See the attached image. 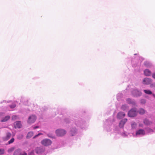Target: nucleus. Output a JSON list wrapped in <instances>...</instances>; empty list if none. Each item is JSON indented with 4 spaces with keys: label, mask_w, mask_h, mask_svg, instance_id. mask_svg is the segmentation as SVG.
<instances>
[{
    "label": "nucleus",
    "mask_w": 155,
    "mask_h": 155,
    "mask_svg": "<svg viewBox=\"0 0 155 155\" xmlns=\"http://www.w3.org/2000/svg\"><path fill=\"white\" fill-rule=\"evenodd\" d=\"M121 109L123 111H126L129 108V107L127 104H124L122 105L121 106Z\"/></svg>",
    "instance_id": "21"
},
{
    "label": "nucleus",
    "mask_w": 155,
    "mask_h": 155,
    "mask_svg": "<svg viewBox=\"0 0 155 155\" xmlns=\"http://www.w3.org/2000/svg\"><path fill=\"white\" fill-rule=\"evenodd\" d=\"M127 120V119L125 118L122 119L120 121L119 124V127H118L119 128L120 130H123V127Z\"/></svg>",
    "instance_id": "12"
},
{
    "label": "nucleus",
    "mask_w": 155,
    "mask_h": 155,
    "mask_svg": "<svg viewBox=\"0 0 155 155\" xmlns=\"http://www.w3.org/2000/svg\"><path fill=\"white\" fill-rule=\"evenodd\" d=\"M150 87L151 88H154L155 87V82L152 83L150 84Z\"/></svg>",
    "instance_id": "35"
},
{
    "label": "nucleus",
    "mask_w": 155,
    "mask_h": 155,
    "mask_svg": "<svg viewBox=\"0 0 155 155\" xmlns=\"http://www.w3.org/2000/svg\"><path fill=\"white\" fill-rule=\"evenodd\" d=\"M134 55H137V54H134Z\"/></svg>",
    "instance_id": "46"
},
{
    "label": "nucleus",
    "mask_w": 155,
    "mask_h": 155,
    "mask_svg": "<svg viewBox=\"0 0 155 155\" xmlns=\"http://www.w3.org/2000/svg\"><path fill=\"white\" fill-rule=\"evenodd\" d=\"M144 124L146 125H150L152 123V122L149 121L148 119H145L143 120V121Z\"/></svg>",
    "instance_id": "22"
},
{
    "label": "nucleus",
    "mask_w": 155,
    "mask_h": 155,
    "mask_svg": "<svg viewBox=\"0 0 155 155\" xmlns=\"http://www.w3.org/2000/svg\"><path fill=\"white\" fill-rule=\"evenodd\" d=\"M39 126H35L34 127H33V129H36L37 128H39Z\"/></svg>",
    "instance_id": "41"
},
{
    "label": "nucleus",
    "mask_w": 155,
    "mask_h": 155,
    "mask_svg": "<svg viewBox=\"0 0 155 155\" xmlns=\"http://www.w3.org/2000/svg\"><path fill=\"white\" fill-rule=\"evenodd\" d=\"M139 126L140 127H143V124H139Z\"/></svg>",
    "instance_id": "42"
},
{
    "label": "nucleus",
    "mask_w": 155,
    "mask_h": 155,
    "mask_svg": "<svg viewBox=\"0 0 155 155\" xmlns=\"http://www.w3.org/2000/svg\"><path fill=\"white\" fill-rule=\"evenodd\" d=\"M46 154L45 147L43 146H40L36 147L30 152L28 155H46Z\"/></svg>",
    "instance_id": "2"
},
{
    "label": "nucleus",
    "mask_w": 155,
    "mask_h": 155,
    "mask_svg": "<svg viewBox=\"0 0 155 155\" xmlns=\"http://www.w3.org/2000/svg\"><path fill=\"white\" fill-rule=\"evenodd\" d=\"M140 102L142 104H143L146 103V101L145 99H142L140 100Z\"/></svg>",
    "instance_id": "37"
},
{
    "label": "nucleus",
    "mask_w": 155,
    "mask_h": 155,
    "mask_svg": "<svg viewBox=\"0 0 155 155\" xmlns=\"http://www.w3.org/2000/svg\"><path fill=\"white\" fill-rule=\"evenodd\" d=\"M139 59H140V62L137 65H135L134 64H133V67H136V66L137 65H140V64H141V62H142V61L143 60V58L142 57H139Z\"/></svg>",
    "instance_id": "28"
},
{
    "label": "nucleus",
    "mask_w": 155,
    "mask_h": 155,
    "mask_svg": "<svg viewBox=\"0 0 155 155\" xmlns=\"http://www.w3.org/2000/svg\"><path fill=\"white\" fill-rule=\"evenodd\" d=\"M152 75V78L155 79V72L153 73Z\"/></svg>",
    "instance_id": "39"
},
{
    "label": "nucleus",
    "mask_w": 155,
    "mask_h": 155,
    "mask_svg": "<svg viewBox=\"0 0 155 155\" xmlns=\"http://www.w3.org/2000/svg\"><path fill=\"white\" fill-rule=\"evenodd\" d=\"M131 129L132 130L136 129L137 127V124L134 121H132L131 122Z\"/></svg>",
    "instance_id": "18"
},
{
    "label": "nucleus",
    "mask_w": 155,
    "mask_h": 155,
    "mask_svg": "<svg viewBox=\"0 0 155 155\" xmlns=\"http://www.w3.org/2000/svg\"><path fill=\"white\" fill-rule=\"evenodd\" d=\"M42 134H41V133H39L37 135H36L34 137V138H35V137H37L39 135H41Z\"/></svg>",
    "instance_id": "40"
},
{
    "label": "nucleus",
    "mask_w": 155,
    "mask_h": 155,
    "mask_svg": "<svg viewBox=\"0 0 155 155\" xmlns=\"http://www.w3.org/2000/svg\"><path fill=\"white\" fill-rule=\"evenodd\" d=\"M12 118V120H15L18 118V117L17 115H13Z\"/></svg>",
    "instance_id": "29"
},
{
    "label": "nucleus",
    "mask_w": 155,
    "mask_h": 155,
    "mask_svg": "<svg viewBox=\"0 0 155 155\" xmlns=\"http://www.w3.org/2000/svg\"><path fill=\"white\" fill-rule=\"evenodd\" d=\"M33 134V133L32 132H30L28 133L27 135V138H29L31 137Z\"/></svg>",
    "instance_id": "24"
},
{
    "label": "nucleus",
    "mask_w": 155,
    "mask_h": 155,
    "mask_svg": "<svg viewBox=\"0 0 155 155\" xmlns=\"http://www.w3.org/2000/svg\"><path fill=\"white\" fill-rule=\"evenodd\" d=\"M138 113L136 108H133L128 112V115L130 117H134L136 116Z\"/></svg>",
    "instance_id": "6"
},
{
    "label": "nucleus",
    "mask_w": 155,
    "mask_h": 155,
    "mask_svg": "<svg viewBox=\"0 0 155 155\" xmlns=\"http://www.w3.org/2000/svg\"><path fill=\"white\" fill-rule=\"evenodd\" d=\"M154 130H155V127H154Z\"/></svg>",
    "instance_id": "45"
},
{
    "label": "nucleus",
    "mask_w": 155,
    "mask_h": 155,
    "mask_svg": "<svg viewBox=\"0 0 155 155\" xmlns=\"http://www.w3.org/2000/svg\"><path fill=\"white\" fill-rule=\"evenodd\" d=\"M146 134V132L145 130L141 129H140L137 130L135 134L132 133L133 137H135L143 136L145 135Z\"/></svg>",
    "instance_id": "5"
},
{
    "label": "nucleus",
    "mask_w": 155,
    "mask_h": 155,
    "mask_svg": "<svg viewBox=\"0 0 155 155\" xmlns=\"http://www.w3.org/2000/svg\"><path fill=\"white\" fill-rule=\"evenodd\" d=\"M74 123L73 126L71 129L70 134L71 136L75 135L77 133L78 129V128L83 130H85L87 127V124L82 120L80 118H75L74 119Z\"/></svg>",
    "instance_id": "1"
},
{
    "label": "nucleus",
    "mask_w": 155,
    "mask_h": 155,
    "mask_svg": "<svg viewBox=\"0 0 155 155\" xmlns=\"http://www.w3.org/2000/svg\"><path fill=\"white\" fill-rule=\"evenodd\" d=\"M41 144L45 146H48L52 143L51 141L49 139H45L41 141Z\"/></svg>",
    "instance_id": "9"
},
{
    "label": "nucleus",
    "mask_w": 155,
    "mask_h": 155,
    "mask_svg": "<svg viewBox=\"0 0 155 155\" xmlns=\"http://www.w3.org/2000/svg\"><path fill=\"white\" fill-rule=\"evenodd\" d=\"M131 93L133 96L134 97L140 96H141L142 94V93L141 91L136 88L132 89Z\"/></svg>",
    "instance_id": "8"
},
{
    "label": "nucleus",
    "mask_w": 155,
    "mask_h": 155,
    "mask_svg": "<svg viewBox=\"0 0 155 155\" xmlns=\"http://www.w3.org/2000/svg\"><path fill=\"white\" fill-rule=\"evenodd\" d=\"M4 116L5 113L2 112H0V119H1V121L2 122L7 121L10 118V117L9 115L6 116L4 117Z\"/></svg>",
    "instance_id": "7"
},
{
    "label": "nucleus",
    "mask_w": 155,
    "mask_h": 155,
    "mask_svg": "<svg viewBox=\"0 0 155 155\" xmlns=\"http://www.w3.org/2000/svg\"><path fill=\"white\" fill-rule=\"evenodd\" d=\"M14 155H27V153L20 149H18L15 151Z\"/></svg>",
    "instance_id": "11"
},
{
    "label": "nucleus",
    "mask_w": 155,
    "mask_h": 155,
    "mask_svg": "<svg viewBox=\"0 0 155 155\" xmlns=\"http://www.w3.org/2000/svg\"><path fill=\"white\" fill-rule=\"evenodd\" d=\"M143 74L144 75L147 76H150L152 74L151 71L148 69H145L144 70Z\"/></svg>",
    "instance_id": "15"
},
{
    "label": "nucleus",
    "mask_w": 155,
    "mask_h": 155,
    "mask_svg": "<svg viewBox=\"0 0 155 155\" xmlns=\"http://www.w3.org/2000/svg\"><path fill=\"white\" fill-rule=\"evenodd\" d=\"M145 130L147 131V132L148 133L152 134L154 132V131L153 129L149 127L146 128Z\"/></svg>",
    "instance_id": "23"
},
{
    "label": "nucleus",
    "mask_w": 155,
    "mask_h": 155,
    "mask_svg": "<svg viewBox=\"0 0 155 155\" xmlns=\"http://www.w3.org/2000/svg\"><path fill=\"white\" fill-rule=\"evenodd\" d=\"M5 150L4 149H0V155H2L5 153Z\"/></svg>",
    "instance_id": "30"
},
{
    "label": "nucleus",
    "mask_w": 155,
    "mask_h": 155,
    "mask_svg": "<svg viewBox=\"0 0 155 155\" xmlns=\"http://www.w3.org/2000/svg\"><path fill=\"white\" fill-rule=\"evenodd\" d=\"M48 136L49 137H51V138H53V137L52 136H49V135H48Z\"/></svg>",
    "instance_id": "43"
},
{
    "label": "nucleus",
    "mask_w": 155,
    "mask_h": 155,
    "mask_svg": "<svg viewBox=\"0 0 155 155\" xmlns=\"http://www.w3.org/2000/svg\"><path fill=\"white\" fill-rule=\"evenodd\" d=\"M125 116V114L123 112H120L118 113L117 118L118 119H120L124 117Z\"/></svg>",
    "instance_id": "16"
},
{
    "label": "nucleus",
    "mask_w": 155,
    "mask_h": 155,
    "mask_svg": "<svg viewBox=\"0 0 155 155\" xmlns=\"http://www.w3.org/2000/svg\"><path fill=\"white\" fill-rule=\"evenodd\" d=\"M137 112L141 114H144L145 112V110L143 108H140Z\"/></svg>",
    "instance_id": "27"
},
{
    "label": "nucleus",
    "mask_w": 155,
    "mask_h": 155,
    "mask_svg": "<svg viewBox=\"0 0 155 155\" xmlns=\"http://www.w3.org/2000/svg\"><path fill=\"white\" fill-rule=\"evenodd\" d=\"M14 127L15 128H21L22 127V125L20 121H17L14 124Z\"/></svg>",
    "instance_id": "17"
},
{
    "label": "nucleus",
    "mask_w": 155,
    "mask_h": 155,
    "mask_svg": "<svg viewBox=\"0 0 155 155\" xmlns=\"http://www.w3.org/2000/svg\"><path fill=\"white\" fill-rule=\"evenodd\" d=\"M14 149L15 148L14 147H11L8 150V153H10L12 152L14 150Z\"/></svg>",
    "instance_id": "32"
},
{
    "label": "nucleus",
    "mask_w": 155,
    "mask_h": 155,
    "mask_svg": "<svg viewBox=\"0 0 155 155\" xmlns=\"http://www.w3.org/2000/svg\"><path fill=\"white\" fill-rule=\"evenodd\" d=\"M143 91L146 94H152V92L149 90H144Z\"/></svg>",
    "instance_id": "26"
},
{
    "label": "nucleus",
    "mask_w": 155,
    "mask_h": 155,
    "mask_svg": "<svg viewBox=\"0 0 155 155\" xmlns=\"http://www.w3.org/2000/svg\"><path fill=\"white\" fill-rule=\"evenodd\" d=\"M36 120V117L35 115L30 116L28 118V123H33Z\"/></svg>",
    "instance_id": "14"
},
{
    "label": "nucleus",
    "mask_w": 155,
    "mask_h": 155,
    "mask_svg": "<svg viewBox=\"0 0 155 155\" xmlns=\"http://www.w3.org/2000/svg\"><path fill=\"white\" fill-rule=\"evenodd\" d=\"M152 80L149 78H144L143 81V83L144 84H150L152 82Z\"/></svg>",
    "instance_id": "13"
},
{
    "label": "nucleus",
    "mask_w": 155,
    "mask_h": 155,
    "mask_svg": "<svg viewBox=\"0 0 155 155\" xmlns=\"http://www.w3.org/2000/svg\"><path fill=\"white\" fill-rule=\"evenodd\" d=\"M144 66L147 68H150L152 66V64L148 61H145L143 63Z\"/></svg>",
    "instance_id": "19"
},
{
    "label": "nucleus",
    "mask_w": 155,
    "mask_h": 155,
    "mask_svg": "<svg viewBox=\"0 0 155 155\" xmlns=\"http://www.w3.org/2000/svg\"><path fill=\"white\" fill-rule=\"evenodd\" d=\"M121 97V94H117V100L119 101L120 100Z\"/></svg>",
    "instance_id": "33"
},
{
    "label": "nucleus",
    "mask_w": 155,
    "mask_h": 155,
    "mask_svg": "<svg viewBox=\"0 0 155 155\" xmlns=\"http://www.w3.org/2000/svg\"><path fill=\"white\" fill-rule=\"evenodd\" d=\"M153 95L155 98V94H153Z\"/></svg>",
    "instance_id": "44"
},
{
    "label": "nucleus",
    "mask_w": 155,
    "mask_h": 155,
    "mask_svg": "<svg viewBox=\"0 0 155 155\" xmlns=\"http://www.w3.org/2000/svg\"><path fill=\"white\" fill-rule=\"evenodd\" d=\"M69 118L65 119L64 120V122L66 123H69Z\"/></svg>",
    "instance_id": "38"
},
{
    "label": "nucleus",
    "mask_w": 155,
    "mask_h": 155,
    "mask_svg": "<svg viewBox=\"0 0 155 155\" xmlns=\"http://www.w3.org/2000/svg\"><path fill=\"white\" fill-rule=\"evenodd\" d=\"M16 106V105L14 104H12L11 105L9 106L11 108H13Z\"/></svg>",
    "instance_id": "36"
},
{
    "label": "nucleus",
    "mask_w": 155,
    "mask_h": 155,
    "mask_svg": "<svg viewBox=\"0 0 155 155\" xmlns=\"http://www.w3.org/2000/svg\"><path fill=\"white\" fill-rule=\"evenodd\" d=\"M115 119L113 117H111L106 120L104 124V129L107 131H110L112 129V125Z\"/></svg>",
    "instance_id": "3"
},
{
    "label": "nucleus",
    "mask_w": 155,
    "mask_h": 155,
    "mask_svg": "<svg viewBox=\"0 0 155 155\" xmlns=\"http://www.w3.org/2000/svg\"><path fill=\"white\" fill-rule=\"evenodd\" d=\"M12 135L10 133H8L6 134V137L5 138V140H7L9 139L11 137Z\"/></svg>",
    "instance_id": "25"
},
{
    "label": "nucleus",
    "mask_w": 155,
    "mask_h": 155,
    "mask_svg": "<svg viewBox=\"0 0 155 155\" xmlns=\"http://www.w3.org/2000/svg\"><path fill=\"white\" fill-rule=\"evenodd\" d=\"M57 135L58 136H62L66 133V131L63 129H58L55 131Z\"/></svg>",
    "instance_id": "10"
},
{
    "label": "nucleus",
    "mask_w": 155,
    "mask_h": 155,
    "mask_svg": "<svg viewBox=\"0 0 155 155\" xmlns=\"http://www.w3.org/2000/svg\"><path fill=\"white\" fill-rule=\"evenodd\" d=\"M14 140H15V139H14V138H12L9 141H8V144H10L11 143H12L14 141Z\"/></svg>",
    "instance_id": "34"
},
{
    "label": "nucleus",
    "mask_w": 155,
    "mask_h": 155,
    "mask_svg": "<svg viewBox=\"0 0 155 155\" xmlns=\"http://www.w3.org/2000/svg\"><path fill=\"white\" fill-rule=\"evenodd\" d=\"M23 136L22 134H20L17 135V138L18 139L20 140L23 138Z\"/></svg>",
    "instance_id": "31"
},
{
    "label": "nucleus",
    "mask_w": 155,
    "mask_h": 155,
    "mask_svg": "<svg viewBox=\"0 0 155 155\" xmlns=\"http://www.w3.org/2000/svg\"><path fill=\"white\" fill-rule=\"evenodd\" d=\"M114 131L116 133L120 134L123 137H127L128 136V134L127 132L123 130V129L120 130L119 128L117 126H115L114 129Z\"/></svg>",
    "instance_id": "4"
},
{
    "label": "nucleus",
    "mask_w": 155,
    "mask_h": 155,
    "mask_svg": "<svg viewBox=\"0 0 155 155\" xmlns=\"http://www.w3.org/2000/svg\"><path fill=\"white\" fill-rule=\"evenodd\" d=\"M127 102L130 104H131L133 105H134L135 103L134 100H132L130 98H127L126 99Z\"/></svg>",
    "instance_id": "20"
}]
</instances>
